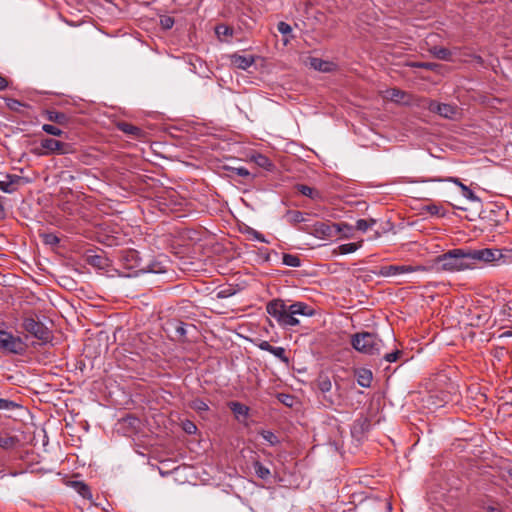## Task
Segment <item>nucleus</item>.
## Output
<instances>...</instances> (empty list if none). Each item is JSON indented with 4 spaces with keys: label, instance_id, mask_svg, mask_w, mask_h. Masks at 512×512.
<instances>
[{
    "label": "nucleus",
    "instance_id": "obj_1",
    "mask_svg": "<svg viewBox=\"0 0 512 512\" xmlns=\"http://www.w3.org/2000/svg\"><path fill=\"white\" fill-rule=\"evenodd\" d=\"M434 264L440 265L437 270L447 272H460L472 270L470 249L455 248L438 255Z\"/></svg>",
    "mask_w": 512,
    "mask_h": 512
},
{
    "label": "nucleus",
    "instance_id": "obj_2",
    "mask_svg": "<svg viewBox=\"0 0 512 512\" xmlns=\"http://www.w3.org/2000/svg\"><path fill=\"white\" fill-rule=\"evenodd\" d=\"M260 168H263L267 171H272L274 169L273 162H253L250 168L246 167H231V166H223V169L228 172L227 176L234 181H238L244 185H250L253 183L254 179L261 175Z\"/></svg>",
    "mask_w": 512,
    "mask_h": 512
},
{
    "label": "nucleus",
    "instance_id": "obj_3",
    "mask_svg": "<svg viewBox=\"0 0 512 512\" xmlns=\"http://www.w3.org/2000/svg\"><path fill=\"white\" fill-rule=\"evenodd\" d=\"M352 230V226L347 223H326V222H315L311 225H305L298 227V230L311 234L320 239H329L338 236L339 233L344 229Z\"/></svg>",
    "mask_w": 512,
    "mask_h": 512
},
{
    "label": "nucleus",
    "instance_id": "obj_4",
    "mask_svg": "<svg viewBox=\"0 0 512 512\" xmlns=\"http://www.w3.org/2000/svg\"><path fill=\"white\" fill-rule=\"evenodd\" d=\"M351 344L355 350L367 355H379L382 340L374 333L360 332L352 336Z\"/></svg>",
    "mask_w": 512,
    "mask_h": 512
},
{
    "label": "nucleus",
    "instance_id": "obj_5",
    "mask_svg": "<svg viewBox=\"0 0 512 512\" xmlns=\"http://www.w3.org/2000/svg\"><path fill=\"white\" fill-rule=\"evenodd\" d=\"M289 305L282 299H273L266 305L267 313L273 317L280 326H296L299 320L290 315Z\"/></svg>",
    "mask_w": 512,
    "mask_h": 512
},
{
    "label": "nucleus",
    "instance_id": "obj_6",
    "mask_svg": "<svg viewBox=\"0 0 512 512\" xmlns=\"http://www.w3.org/2000/svg\"><path fill=\"white\" fill-rule=\"evenodd\" d=\"M22 328L42 342H48L51 339V331L39 321L35 313L28 312L23 314Z\"/></svg>",
    "mask_w": 512,
    "mask_h": 512
},
{
    "label": "nucleus",
    "instance_id": "obj_7",
    "mask_svg": "<svg viewBox=\"0 0 512 512\" xmlns=\"http://www.w3.org/2000/svg\"><path fill=\"white\" fill-rule=\"evenodd\" d=\"M27 345L19 336L11 332L0 330V351L5 354L22 355L26 352Z\"/></svg>",
    "mask_w": 512,
    "mask_h": 512
},
{
    "label": "nucleus",
    "instance_id": "obj_8",
    "mask_svg": "<svg viewBox=\"0 0 512 512\" xmlns=\"http://www.w3.org/2000/svg\"><path fill=\"white\" fill-rule=\"evenodd\" d=\"M472 269L479 267L481 263H499L504 259V255L499 249H470Z\"/></svg>",
    "mask_w": 512,
    "mask_h": 512
},
{
    "label": "nucleus",
    "instance_id": "obj_9",
    "mask_svg": "<svg viewBox=\"0 0 512 512\" xmlns=\"http://www.w3.org/2000/svg\"><path fill=\"white\" fill-rule=\"evenodd\" d=\"M432 266L426 265H386L380 267L379 275L384 277L396 276L404 273L429 272Z\"/></svg>",
    "mask_w": 512,
    "mask_h": 512
},
{
    "label": "nucleus",
    "instance_id": "obj_10",
    "mask_svg": "<svg viewBox=\"0 0 512 512\" xmlns=\"http://www.w3.org/2000/svg\"><path fill=\"white\" fill-rule=\"evenodd\" d=\"M425 102V107L430 112L436 113L445 119L455 120L460 115L459 108L456 105L440 103L436 100L430 99H426Z\"/></svg>",
    "mask_w": 512,
    "mask_h": 512
},
{
    "label": "nucleus",
    "instance_id": "obj_11",
    "mask_svg": "<svg viewBox=\"0 0 512 512\" xmlns=\"http://www.w3.org/2000/svg\"><path fill=\"white\" fill-rule=\"evenodd\" d=\"M119 260L125 269L135 270L136 273H139L146 268L142 258L139 256V252L132 248L121 250L119 253Z\"/></svg>",
    "mask_w": 512,
    "mask_h": 512
},
{
    "label": "nucleus",
    "instance_id": "obj_12",
    "mask_svg": "<svg viewBox=\"0 0 512 512\" xmlns=\"http://www.w3.org/2000/svg\"><path fill=\"white\" fill-rule=\"evenodd\" d=\"M21 175L18 174H6L0 179V190L5 193H14L21 186L29 183L31 178L23 175V170H20Z\"/></svg>",
    "mask_w": 512,
    "mask_h": 512
},
{
    "label": "nucleus",
    "instance_id": "obj_13",
    "mask_svg": "<svg viewBox=\"0 0 512 512\" xmlns=\"http://www.w3.org/2000/svg\"><path fill=\"white\" fill-rule=\"evenodd\" d=\"M430 181H436V182L447 181V182H452V183L456 184L458 187H460L462 195L465 198H467L468 200H470L472 202L480 201V198L468 186L463 184L460 181L459 178H456V177H446V178L435 177V178H431Z\"/></svg>",
    "mask_w": 512,
    "mask_h": 512
},
{
    "label": "nucleus",
    "instance_id": "obj_14",
    "mask_svg": "<svg viewBox=\"0 0 512 512\" xmlns=\"http://www.w3.org/2000/svg\"><path fill=\"white\" fill-rule=\"evenodd\" d=\"M41 146L50 153L66 154L70 151V145L52 138L42 140Z\"/></svg>",
    "mask_w": 512,
    "mask_h": 512
},
{
    "label": "nucleus",
    "instance_id": "obj_15",
    "mask_svg": "<svg viewBox=\"0 0 512 512\" xmlns=\"http://www.w3.org/2000/svg\"><path fill=\"white\" fill-rule=\"evenodd\" d=\"M117 128L133 139H144L146 137V132L143 129L125 121L118 122Z\"/></svg>",
    "mask_w": 512,
    "mask_h": 512
},
{
    "label": "nucleus",
    "instance_id": "obj_16",
    "mask_svg": "<svg viewBox=\"0 0 512 512\" xmlns=\"http://www.w3.org/2000/svg\"><path fill=\"white\" fill-rule=\"evenodd\" d=\"M43 116L50 122H54L61 126H66L70 122V117L63 113L59 112L57 110L51 109V110H45L43 113Z\"/></svg>",
    "mask_w": 512,
    "mask_h": 512
},
{
    "label": "nucleus",
    "instance_id": "obj_17",
    "mask_svg": "<svg viewBox=\"0 0 512 512\" xmlns=\"http://www.w3.org/2000/svg\"><path fill=\"white\" fill-rule=\"evenodd\" d=\"M86 262L99 269H104L109 265V260L102 251L98 254H87Z\"/></svg>",
    "mask_w": 512,
    "mask_h": 512
},
{
    "label": "nucleus",
    "instance_id": "obj_18",
    "mask_svg": "<svg viewBox=\"0 0 512 512\" xmlns=\"http://www.w3.org/2000/svg\"><path fill=\"white\" fill-rule=\"evenodd\" d=\"M187 327H188L187 324H185L184 322L179 321V320H173L168 323V330L173 331L174 336L177 339L185 338V336L187 334ZM189 327L194 328L193 325H189Z\"/></svg>",
    "mask_w": 512,
    "mask_h": 512
},
{
    "label": "nucleus",
    "instance_id": "obj_19",
    "mask_svg": "<svg viewBox=\"0 0 512 512\" xmlns=\"http://www.w3.org/2000/svg\"><path fill=\"white\" fill-rule=\"evenodd\" d=\"M290 315L296 318V315L311 316L313 315V309H311L304 302H296L289 305Z\"/></svg>",
    "mask_w": 512,
    "mask_h": 512
},
{
    "label": "nucleus",
    "instance_id": "obj_20",
    "mask_svg": "<svg viewBox=\"0 0 512 512\" xmlns=\"http://www.w3.org/2000/svg\"><path fill=\"white\" fill-rule=\"evenodd\" d=\"M232 64L242 70H247L250 66H252L255 62L253 56H242L238 54H234L231 56Z\"/></svg>",
    "mask_w": 512,
    "mask_h": 512
},
{
    "label": "nucleus",
    "instance_id": "obj_21",
    "mask_svg": "<svg viewBox=\"0 0 512 512\" xmlns=\"http://www.w3.org/2000/svg\"><path fill=\"white\" fill-rule=\"evenodd\" d=\"M309 64L312 68L320 72H330L334 69L335 65L332 62L325 61L321 58L310 57Z\"/></svg>",
    "mask_w": 512,
    "mask_h": 512
},
{
    "label": "nucleus",
    "instance_id": "obj_22",
    "mask_svg": "<svg viewBox=\"0 0 512 512\" xmlns=\"http://www.w3.org/2000/svg\"><path fill=\"white\" fill-rule=\"evenodd\" d=\"M228 407L233 412L237 420H241V418H247L249 415V407L237 402V401H231L228 403Z\"/></svg>",
    "mask_w": 512,
    "mask_h": 512
},
{
    "label": "nucleus",
    "instance_id": "obj_23",
    "mask_svg": "<svg viewBox=\"0 0 512 512\" xmlns=\"http://www.w3.org/2000/svg\"><path fill=\"white\" fill-rule=\"evenodd\" d=\"M357 383L364 388L371 386L373 374L369 369L360 368L356 371Z\"/></svg>",
    "mask_w": 512,
    "mask_h": 512
},
{
    "label": "nucleus",
    "instance_id": "obj_24",
    "mask_svg": "<svg viewBox=\"0 0 512 512\" xmlns=\"http://www.w3.org/2000/svg\"><path fill=\"white\" fill-rule=\"evenodd\" d=\"M429 53L433 55L435 58L443 61H452V52L445 47L441 46H432L428 49Z\"/></svg>",
    "mask_w": 512,
    "mask_h": 512
},
{
    "label": "nucleus",
    "instance_id": "obj_25",
    "mask_svg": "<svg viewBox=\"0 0 512 512\" xmlns=\"http://www.w3.org/2000/svg\"><path fill=\"white\" fill-rule=\"evenodd\" d=\"M70 486L84 499H92L90 487L82 481H71Z\"/></svg>",
    "mask_w": 512,
    "mask_h": 512
},
{
    "label": "nucleus",
    "instance_id": "obj_26",
    "mask_svg": "<svg viewBox=\"0 0 512 512\" xmlns=\"http://www.w3.org/2000/svg\"><path fill=\"white\" fill-rule=\"evenodd\" d=\"M19 442L17 436H12L8 433H0V448L4 450L14 448Z\"/></svg>",
    "mask_w": 512,
    "mask_h": 512
},
{
    "label": "nucleus",
    "instance_id": "obj_27",
    "mask_svg": "<svg viewBox=\"0 0 512 512\" xmlns=\"http://www.w3.org/2000/svg\"><path fill=\"white\" fill-rule=\"evenodd\" d=\"M295 189L302 195L306 196V197H309L313 200L315 199H320L321 198V195L319 193V191H317L316 189L310 187V186H307L305 184H297L295 186Z\"/></svg>",
    "mask_w": 512,
    "mask_h": 512
},
{
    "label": "nucleus",
    "instance_id": "obj_28",
    "mask_svg": "<svg viewBox=\"0 0 512 512\" xmlns=\"http://www.w3.org/2000/svg\"><path fill=\"white\" fill-rule=\"evenodd\" d=\"M407 96H408V94L405 91L400 90L398 88H391V89L386 90L385 98H387L391 101L400 103V102L404 101V99Z\"/></svg>",
    "mask_w": 512,
    "mask_h": 512
},
{
    "label": "nucleus",
    "instance_id": "obj_29",
    "mask_svg": "<svg viewBox=\"0 0 512 512\" xmlns=\"http://www.w3.org/2000/svg\"><path fill=\"white\" fill-rule=\"evenodd\" d=\"M253 468L258 478L268 481L271 477L270 469L265 467L261 462L254 461Z\"/></svg>",
    "mask_w": 512,
    "mask_h": 512
},
{
    "label": "nucleus",
    "instance_id": "obj_30",
    "mask_svg": "<svg viewBox=\"0 0 512 512\" xmlns=\"http://www.w3.org/2000/svg\"><path fill=\"white\" fill-rule=\"evenodd\" d=\"M316 385L317 388L324 394L325 398V394L330 392L332 389V382L327 375H319L316 380Z\"/></svg>",
    "mask_w": 512,
    "mask_h": 512
},
{
    "label": "nucleus",
    "instance_id": "obj_31",
    "mask_svg": "<svg viewBox=\"0 0 512 512\" xmlns=\"http://www.w3.org/2000/svg\"><path fill=\"white\" fill-rule=\"evenodd\" d=\"M305 215V213L298 210H288L286 213V218L290 224L295 226L306 220Z\"/></svg>",
    "mask_w": 512,
    "mask_h": 512
},
{
    "label": "nucleus",
    "instance_id": "obj_32",
    "mask_svg": "<svg viewBox=\"0 0 512 512\" xmlns=\"http://www.w3.org/2000/svg\"><path fill=\"white\" fill-rule=\"evenodd\" d=\"M423 210L426 211L431 216L444 217L446 215V211L442 205L438 204H428L423 207Z\"/></svg>",
    "mask_w": 512,
    "mask_h": 512
},
{
    "label": "nucleus",
    "instance_id": "obj_33",
    "mask_svg": "<svg viewBox=\"0 0 512 512\" xmlns=\"http://www.w3.org/2000/svg\"><path fill=\"white\" fill-rule=\"evenodd\" d=\"M282 262L284 265L289 267H299L301 265V260L298 255L288 253L283 254Z\"/></svg>",
    "mask_w": 512,
    "mask_h": 512
},
{
    "label": "nucleus",
    "instance_id": "obj_34",
    "mask_svg": "<svg viewBox=\"0 0 512 512\" xmlns=\"http://www.w3.org/2000/svg\"><path fill=\"white\" fill-rule=\"evenodd\" d=\"M408 66L412 68H422L429 71H436L440 65L434 62H410Z\"/></svg>",
    "mask_w": 512,
    "mask_h": 512
},
{
    "label": "nucleus",
    "instance_id": "obj_35",
    "mask_svg": "<svg viewBox=\"0 0 512 512\" xmlns=\"http://www.w3.org/2000/svg\"><path fill=\"white\" fill-rule=\"evenodd\" d=\"M144 266H146V268L143 271H141L142 273H145V272L164 273V272H166L165 266H163L162 263L157 262V261H153L149 264H144Z\"/></svg>",
    "mask_w": 512,
    "mask_h": 512
},
{
    "label": "nucleus",
    "instance_id": "obj_36",
    "mask_svg": "<svg viewBox=\"0 0 512 512\" xmlns=\"http://www.w3.org/2000/svg\"><path fill=\"white\" fill-rule=\"evenodd\" d=\"M376 224V220L373 218L369 219H358L356 221V229L361 232H366L369 228Z\"/></svg>",
    "mask_w": 512,
    "mask_h": 512
},
{
    "label": "nucleus",
    "instance_id": "obj_37",
    "mask_svg": "<svg viewBox=\"0 0 512 512\" xmlns=\"http://www.w3.org/2000/svg\"><path fill=\"white\" fill-rule=\"evenodd\" d=\"M215 33L219 39L222 37L232 36L233 28L228 25L220 24L215 27Z\"/></svg>",
    "mask_w": 512,
    "mask_h": 512
},
{
    "label": "nucleus",
    "instance_id": "obj_38",
    "mask_svg": "<svg viewBox=\"0 0 512 512\" xmlns=\"http://www.w3.org/2000/svg\"><path fill=\"white\" fill-rule=\"evenodd\" d=\"M361 247V242L359 243H346L342 244L338 247V251L340 254H349L353 253Z\"/></svg>",
    "mask_w": 512,
    "mask_h": 512
},
{
    "label": "nucleus",
    "instance_id": "obj_39",
    "mask_svg": "<svg viewBox=\"0 0 512 512\" xmlns=\"http://www.w3.org/2000/svg\"><path fill=\"white\" fill-rule=\"evenodd\" d=\"M190 408L197 412H206L209 410L207 403L200 398L192 400L190 403Z\"/></svg>",
    "mask_w": 512,
    "mask_h": 512
},
{
    "label": "nucleus",
    "instance_id": "obj_40",
    "mask_svg": "<svg viewBox=\"0 0 512 512\" xmlns=\"http://www.w3.org/2000/svg\"><path fill=\"white\" fill-rule=\"evenodd\" d=\"M40 237L42 238L43 242L50 246H55L59 243L60 239L57 235L54 233H41Z\"/></svg>",
    "mask_w": 512,
    "mask_h": 512
},
{
    "label": "nucleus",
    "instance_id": "obj_41",
    "mask_svg": "<svg viewBox=\"0 0 512 512\" xmlns=\"http://www.w3.org/2000/svg\"><path fill=\"white\" fill-rule=\"evenodd\" d=\"M260 435L272 446H275L280 442L279 438L272 431L262 430Z\"/></svg>",
    "mask_w": 512,
    "mask_h": 512
},
{
    "label": "nucleus",
    "instance_id": "obj_42",
    "mask_svg": "<svg viewBox=\"0 0 512 512\" xmlns=\"http://www.w3.org/2000/svg\"><path fill=\"white\" fill-rule=\"evenodd\" d=\"M271 354H273L275 357H277L283 363L288 364L289 358L286 356V351L283 347L273 346Z\"/></svg>",
    "mask_w": 512,
    "mask_h": 512
},
{
    "label": "nucleus",
    "instance_id": "obj_43",
    "mask_svg": "<svg viewBox=\"0 0 512 512\" xmlns=\"http://www.w3.org/2000/svg\"><path fill=\"white\" fill-rule=\"evenodd\" d=\"M19 407L20 405L12 400L0 398V410L12 411Z\"/></svg>",
    "mask_w": 512,
    "mask_h": 512
},
{
    "label": "nucleus",
    "instance_id": "obj_44",
    "mask_svg": "<svg viewBox=\"0 0 512 512\" xmlns=\"http://www.w3.org/2000/svg\"><path fill=\"white\" fill-rule=\"evenodd\" d=\"M42 130L46 132L47 134L53 135V136H61L63 134V131L59 129L57 126L51 125V124H44L42 126Z\"/></svg>",
    "mask_w": 512,
    "mask_h": 512
},
{
    "label": "nucleus",
    "instance_id": "obj_45",
    "mask_svg": "<svg viewBox=\"0 0 512 512\" xmlns=\"http://www.w3.org/2000/svg\"><path fill=\"white\" fill-rule=\"evenodd\" d=\"M277 30L283 35H289L292 32V27L286 22H279L277 24Z\"/></svg>",
    "mask_w": 512,
    "mask_h": 512
},
{
    "label": "nucleus",
    "instance_id": "obj_46",
    "mask_svg": "<svg viewBox=\"0 0 512 512\" xmlns=\"http://www.w3.org/2000/svg\"><path fill=\"white\" fill-rule=\"evenodd\" d=\"M402 355V351L395 350L393 352L387 353L384 355V359L386 362H396Z\"/></svg>",
    "mask_w": 512,
    "mask_h": 512
},
{
    "label": "nucleus",
    "instance_id": "obj_47",
    "mask_svg": "<svg viewBox=\"0 0 512 512\" xmlns=\"http://www.w3.org/2000/svg\"><path fill=\"white\" fill-rule=\"evenodd\" d=\"M183 430L188 434H195L197 431V426L190 420H186L183 422Z\"/></svg>",
    "mask_w": 512,
    "mask_h": 512
},
{
    "label": "nucleus",
    "instance_id": "obj_48",
    "mask_svg": "<svg viewBox=\"0 0 512 512\" xmlns=\"http://www.w3.org/2000/svg\"><path fill=\"white\" fill-rule=\"evenodd\" d=\"M160 23L164 29L168 30L173 27L174 19L170 16H165V17L161 18Z\"/></svg>",
    "mask_w": 512,
    "mask_h": 512
},
{
    "label": "nucleus",
    "instance_id": "obj_49",
    "mask_svg": "<svg viewBox=\"0 0 512 512\" xmlns=\"http://www.w3.org/2000/svg\"><path fill=\"white\" fill-rule=\"evenodd\" d=\"M483 509H485L487 512H505L499 503L483 505Z\"/></svg>",
    "mask_w": 512,
    "mask_h": 512
},
{
    "label": "nucleus",
    "instance_id": "obj_50",
    "mask_svg": "<svg viewBox=\"0 0 512 512\" xmlns=\"http://www.w3.org/2000/svg\"><path fill=\"white\" fill-rule=\"evenodd\" d=\"M279 401H281L283 404L287 406H292L293 404V397L288 394H279L278 396Z\"/></svg>",
    "mask_w": 512,
    "mask_h": 512
},
{
    "label": "nucleus",
    "instance_id": "obj_51",
    "mask_svg": "<svg viewBox=\"0 0 512 512\" xmlns=\"http://www.w3.org/2000/svg\"><path fill=\"white\" fill-rule=\"evenodd\" d=\"M258 347H259V349H261L263 351H267V352L271 353L273 346L268 341H261L258 344Z\"/></svg>",
    "mask_w": 512,
    "mask_h": 512
},
{
    "label": "nucleus",
    "instance_id": "obj_52",
    "mask_svg": "<svg viewBox=\"0 0 512 512\" xmlns=\"http://www.w3.org/2000/svg\"><path fill=\"white\" fill-rule=\"evenodd\" d=\"M8 87V80L0 75V91L5 90Z\"/></svg>",
    "mask_w": 512,
    "mask_h": 512
},
{
    "label": "nucleus",
    "instance_id": "obj_53",
    "mask_svg": "<svg viewBox=\"0 0 512 512\" xmlns=\"http://www.w3.org/2000/svg\"><path fill=\"white\" fill-rule=\"evenodd\" d=\"M357 424L360 425L361 430H364L366 427L369 426V422L366 418L359 420Z\"/></svg>",
    "mask_w": 512,
    "mask_h": 512
},
{
    "label": "nucleus",
    "instance_id": "obj_54",
    "mask_svg": "<svg viewBox=\"0 0 512 512\" xmlns=\"http://www.w3.org/2000/svg\"><path fill=\"white\" fill-rule=\"evenodd\" d=\"M249 160L251 161H254V160H267V158L263 157L262 155L260 154H252L250 157H249Z\"/></svg>",
    "mask_w": 512,
    "mask_h": 512
},
{
    "label": "nucleus",
    "instance_id": "obj_55",
    "mask_svg": "<svg viewBox=\"0 0 512 512\" xmlns=\"http://www.w3.org/2000/svg\"><path fill=\"white\" fill-rule=\"evenodd\" d=\"M253 236L255 239L259 240L260 242H265L263 235L255 230H253Z\"/></svg>",
    "mask_w": 512,
    "mask_h": 512
},
{
    "label": "nucleus",
    "instance_id": "obj_56",
    "mask_svg": "<svg viewBox=\"0 0 512 512\" xmlns=\"http://www.w3.org/2000/svg\"><path fill=\"white\" fill-rule=\"evenodd\" d=\"M231 294H232L231 292H228L226 290H222V291L218 292L217 296H218V298H225V297H227V296H229Z\"/></svg>",
    "mask_w": 512,
    "mask_h": 512
},
{
    "label": "nucleus",
    "instance_id": "obj_57",
    "mask_svg": "<svg viewBox=\"0 0 512 512\" xmlns=\"http://www.w3.org/2000/svg\"><path fill=\"white\" fill-rule=\"evenodd\" d=\"M352 231H353V229L351 231H349L348 229L344 228L339 234L348 238V237H350Z\"/></svg>",
    "mask_w": 512,
    "mask_h": 512
},
{
    "label": "nucleus",
    "instance_id": "obj_58",
    "mask_svg": "<svg viewBox=\"0 0 512 512\" xmlns=\"http://www.w3.org/2000/svg\"><path fill=\"white\" fill-rule=\"evenodd\" d=\"M165 193L168 195L171 201L173 200L174 197H176V192L174 190L166 191Z\"/></svg>",
    "mask_w": 512,
    "mask_h": 512
},
{
    "label": "nucleus",
    "instance_id": "obj_59",
    "mask_svg": "<svg viewBox=\"0 0 512 512\" xmlns=\"http://www.w3.org/2000/svg\"><path fill=\"white\" fill-rule=\"evenodd\" d=\"M5 216V210L3 205L0 203V219H2Z\"/></svg>",
    "mask_w": 512,
    "mask_h": 512
},
{
    "label": "nucleus",
    "instance_id": "obj_60",
    "mask_svg": "<svg viewBox=\"0 0 512 512\" xmlns=\"http://www.w3.org/2000/svg\"><path fill=\"white\" fill-rule=\"evenodd\" d=\"M288 41H289V39H288V38H285V39H284V43H285V44H287V43H288Z\"/></svg>",
    "mask_w": 512,
    "mask_h": 512
},
{
    "label": "nucleus",
    "instance_id": "obj_61",
    "mask_svg": "<svg viewBox=\"0 0 512 512\" xmlns=\"http://www.w3.org/2000/svg\"><path fill=\"white\" fill-rule=\"evenodd\" d=\"M13 102H14L15 104L20 105V102H19V101L14 100Z\"/></svg>",
    "mask_w": 512,
    "mask_h": 512
},
{
    "label": "nucleus",
    "instance_id": "obj_62",
    "mask_svg": "<svg viewBox=\"0 0 512 512\" xmlns=\"http://www.w3.org/2000/svg\"><path fill=\"white\" fill-rule=\"evenodd\" d=\"M113 241L114 239H112V241L108 243V246H111Z\"/></svg>",
    "mask_w": 512,
    "mask_h": 512
},
{
    "label": "nucleus",
    "instance_id": "obj_63",
    "mask_svg": "<svg viewBox=\"0 0 512 512\" xmlns=\"http://www.w3.org/2000/svg\"><path fill=\"white\" fill-rule=\"evenodd\" d=\"M510 476L512 477V470L509 471Z\"/></svg>",
    "mask_w": 512,
    "mask_h": 512
}]
</instances>
